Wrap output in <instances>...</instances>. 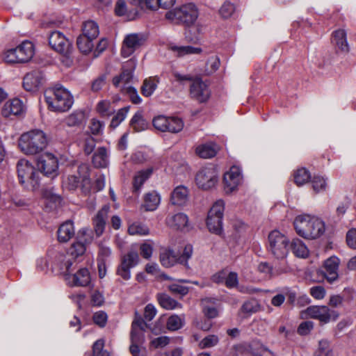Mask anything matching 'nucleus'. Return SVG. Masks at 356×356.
<instances>
[{
    "instance_id": "6e6552de",
    "label": "nucleus",
    "mask_w": 356,
    "mask_h": 356,
    "mask_svg": "<svg viewBox=\"0 0 356 356\" xmlns=\"http://www.w3.org/2000/svg\"><path fill=\"white\" fill-rule=\"evenodd\" d=\"M146 323L140 316H136L131 324V342L129 350L133 356H140V346L145 340L144 331Z\"/></svg>"
},
{
    "instance_id": "c9c22d12",
    "label": "nucleus",
    "mask_w": 356,
    "mask_h": 356,
    "mask_svg": "<svg viewBox=\"0 0 356 356\" xmlns=\"http://www.w3.org/2000/svg\"><path fill=\"white\" fill-rule=\"evenodd\" d=\"M157 300L161 307L168 310H172L182 307L181 303L178 302L177 300H175V299L170 297L168 295L165 293L158 294Z\"/></svg>"
},
{
    "instance_id": "37998d69",
    "label": "nucleus",
    "mask_w": 356,
    "mask_h": 356,
    "mask_svg": "<svg viewBox=\"0 0 356 356\" xmlns=\"http://www.w3.org/2000/svg\"><path fill=\"white\" fill-rule=\"evenodd\" d=\"M83 35H86L92 39H95L99 33V26L94 21L86 22L82 28Z\"/></svg>"
},
{
    "instance_id": "dca6fc26",
    "label": "nucleus",
    "mask_w": 356,
    "mask_h": 356,
    "mask_svg": "<svg viewBox=\"0 0 356 356\" xmlns=\"http://www.w3.org/2000/svg\"><path fill=\"white\" fill-rule=\"evenodd\" d=\"M136 67V61L135 59L127 60L122 66V72L113 77V84L115 88H120L122 92L124 87H128V84L133 78V72Z\"/></svg>"
},
{
    "instance_id": "5fc2aeb1",
    "label": "nucleus",
    "mask_w": 356,
    "mask_h": 356,
    "mask_svg": "<svg viewBox=\"0 0 356 356\" xmlns=\"http://www.w3.org/2000/svg\"><path fill=\"white\" fill-rule=\"evenodd\" d=\"M168 122L167 124L166 131L171 133H178L184 128L183 121L178 118H168Z\"/></svg>"
},
{
    "instance_id": "20e7f679",
    "label": "nucleus",
    "mask_w": 356,
    "mask_h": 356,
    "mask_svg": "<svg viewBox=\"0 0 356 356\" xmlns=\"http://www.w3.org/2000/svg\"><path fill=\"white\" fill-rule=\"evenodd\" d=\"M198 17V10L193 3H186L168 11L165 18L175 24L189 26L194 24Z\"/></svg>"
},
{
    "instance_id": "f3484780",
    "label": "nucleus",
    "mask_w": 356,
    "mask_h": 356,
    "mask_svg": "<svg viewBox=\"0 0 356 356\" xmlns=\"http://www.w3.org/2000/svg\"><path fill=\"white\" fill-rule=\"evenodd\" d=\"M49 44L59 54H72V47L70 40L59 31H54L49 35Z\"/></svg>"
},
{
    "instance_id": "f03ea898",
    "label": "nucleus",
    "mask_w": 356,
    "mask_h": 356,
    "mask_svg": "<svg viewBox=\"0 0 356 356\" xmlns=\"http://www.w3.org/2000/svg\"><path fill=\"white\" fill-rule=\"evenodd\" d=\"M48 139L46 134L40 129H33L21 135L18 145L21 151L27 155L40 153L46 148Z\"/></svg>"
},
{
    "instance_id": "a18cd8bd",
    "label": "nucleus",
    "mask_w": 356,
    "mask_h": 356,
    "mask_svg": "<svg viewBox=\"0 0 356 356\" xmlns=\"http://www.w3.org/2000/svg\"><path fill=\"white\" fill-rule=\"evenodd\" d=\"M97 111L102 117H109L115 112V108L113 107L110 101L102 100L100 101L96 107Z\"/></svg>"
},
{
    "instance_id": "a211bd4d",
    "label": "nucleus",
    "mask_w": 356,
    "mask_h": 356,
    "mask_svg": "<svg viewBox=\"0 0 356 356\" xmlns=\"http://www.w3.org/2000/svg\"><path fill=\"white\" fill-rule=\"evenodd\" d=\"M242 179L243 177L240 168L236 165L232 166L223 176L225 192L227 194H230L235 191L241 184Z\"/></svg>"
},
{
    "instance_id": "0eeeda50",
    "label": "nucleus",
    "mask_w": 356,
    "mask_h": 356,
    "mask_svg": "<svg viewBox=\"0 0 356 356\" xmlns=\"http://www.w3.org/2000/svg\"><path fill=\"white\" fill-rule=\"evenodd\" d=\"M195 182L198 188L209 190L215 187L218 182V172L212 164L202 167L196 174Z\"/></svg>"
},
{
    "instance_id": "0e129e2a",
    "label": "nucleus",
    "mask_w": 356,
    "mask_h": 356,
    "mask_svg": "<svg viewBox=\"0 0 356 356\" xmlns=\"http://www.w3.org/2000/svg\"><path fill=\"white\" fill-rule=\"evenodd\" d=\"M219 338L218 336L211 334L204 337L199 343L201 348H208L215 346L218 344Z\"/></svg>"
},
{
    "instance_id": "69168bd1",
    "label": "nucleus",
    "mask_w": 356,
    "mask_h": 356,
    "mask_svg": "<svg viewBox=\"0 0 356 356\" xmlns=\"http://www.w3.org/2000/svg\"><path fill=\"white\" fill-rule=\"evenodd\" d=\"M235 9V6L233 3L226 1L220 8L219 13L223 18H228L232 15Z\"/></svg>"
},
{
    "instance_id": "393cba45",
    "label": "nucleus",
    "mask_w": 356,
    "mask_h": 356,
    "mask_svg": "<svg viewBox=\"0 0 356 356\" xmlns=\"http://www.w3.org/2000/svg\"><path fill=\"white\" fill-rule=\"evenodd\" d=\"M109 210L110 206L104 205L93 220L94 229L97 236H100L104 232Z\"/></svg>"
},
{
    "instance_id": "7c9ffc66",
    "label": "nucleus",
    "mask_w": 356,
    "mask_h": 356,
    "mask_svg": "<svg viewBox=\"0 0 356 356\" xmlns=\"http://www.w3.org/2000/svg\"><path fill=\"white\" fill-rule=\"evenodd\" d=\"M167 225L176 229H183L187 227L188 223V216L183 213H178L169 216L166 218Z\"/></svg>"
},
{
    "instance_id": "6e6d98bb",
    "label": "nucleus",
    "mask_w": 356,
    "mask_h": 356,
    "mask_svg": "<svg viewBox=\"0 0 356 356\" xmlns=\"http://www.w3.org/2000/svg\"><path fill=\"white\" fill-rule=\"evenodd\" d=\"M312 186L315 193H320L325 191L327 186L326 179L322 176H314L312 179Z\"/></svg>"
},
{
    "instance_id": "603ef678",
    "label": "nucleus",
    "mask_w": 356,
    "mask_h": 356,
    "mask_svg": "<svg viewBox=\"0 0 356 356\" xmlns=\"http://www.w3.org/2000/svg\"><path fill=\"white\" fill-rule=\"evenodd\" d=\"M129 106H125L118 110L111 120L110 127L115 129L126 118L129 111Z\"/></svg>"
},
{
    "instance_id": "2eb2a0df",
    "label": "nucleus",
    "mask_w": 356,
    "mask_h": 356,
    "mask_svg": "<svg viewBox=\"0 0 356 356\" xmlns=\"http://www.w3.org/2000/svg\"><path fill=\"white\" fill-rule=\"evenodd\" d=\"M37 165L46 176L54 177L57 175L58 161L57 157L51 153L45 152L41 154L38 159Z\"/></svg>"
},
{
    "instance_id": "338daca9",
    "label": "nucleus",
    "mask_w": 356,
    "mask_h": 356,
    "mask_svg": "<svg viewBox=\"0 0 356 356\" xmlns=\"http://www.w3.org/2000/svg\"><path fill=\"white\" fill-rule=\"evenodd\" d=\"M206 71L208 74L216 72L220 66V59L217 56H212L208 59Z\"/></svg>"
},
{
    "instance_id": "f8f14e48",
    "label": "nucleus",
    "mask_w": 356,
    "mask_h": 356,
    "mask_svg": "<svg viewBox=\"0 0 356 356\" xmlns=\"http://www.w3.org/2000/svg\"><path fill=\"white\" fill-rule=\"evenodd\" d=\"M17 171L22 184L29 183L33 188L38 184L40 172L28 161L19 160L17 164Z\"/></svg>"
},
{
    "instance_id": "473e14b6",
    "label": "nucleus",
    "mask_w": 356,
    "mask_h": 356,
    "mask_svg": "<svg viewBox=\"0 0 356 356\" xmlns=\"http://www.w3.org/2000/svg\"><path fill=\"white\" fill-rule=\"evenodd\" d=\"M160 79L159 76H150L145 79L141 86V93L145 97H150L156 90Z\"/></svg>"
},
{
    "instance_id": "4d7b16f0",
    "label": "nucleus",
    "mask_w": 356,
    "mask_h": 356,
    "mask_svg": "<svg viewBox=\"0 0 356 356\" xmlns=\"http://www.w3.org/2000/svg\"><path fill=\"white\" fill-rule=\"evenodd\" d=\"M193 252V246L191 244L185 245L184 249L180 256H178L179 264L188 268V261L192 257Z\"/></svg>"
},
{
    "instance_id": "9b49d317",
    "label": "nucleus",
    "mask_w": 356,
    "mask_h": 356,
    "mask_svg": "<svg viewBox=\"0 0 356 356\" xmlns=\"http://www.w3.org/2000/svg\"><path fill=\"white\" fill-rule=\"evenodd\" d=\"M76 260L70 257V255L63 253H57L51 261V268L56 275H61L65 280L66 275L76 269Z\"/></svg>"
},
{
    "instance_id": "e433bc0d",
    "label": "nucleus",
    "mask_w": 356,
    "mask_h": 356,
    "mask_svg": "<svg viewBox=\"0 0 356 356\" xmlns=\"http://www.w3.org/2000/svg\"><path fill=\"white\" fill-rule=\"evenodd\" d=\"M293 253L298 257L306 258L309 255V249L299 238H293L291 243Z\"/></svg>"
},
{
    "instance_id": "052dcab7",
    "label": "nucleus",
    "mask_w": 356,
    "mask_h": 356,
    "mask_svg": "<svg viewBox=\"0 0 356 356\" xmlns=\"http://www.w3.org/2000/svg\"><path fill=\"white\" fill-rule=\"evenodd\" d=\"M104 123L97 119L92 118L89 124V129L93 135H101L102 134L104 129Z\"/></svg>"
},
{
    "instance_id": "e2e57ef3",
    "label": "nucleus",
    "mask_w": 356,
    "mask_h": 356,
    "mask_svg": "<svg viewBox=\"0 0 356 356\" xmlns=\"http://www.w3.org/2000/svg\"><path fill=\"white\" fill-rule=\"evenodd\" d=\"M168 118L164 115H159L153 119V126L154 128L161 131H166L168 127Z\"/></svg>"
},
{
    "instance_id": "79ce46f5",
    "label": "nucleus",
    "mask_w": 356,
    "mask_h": 356,
    "mask_svg": "<svg viewBox=\"0 0 356 356\" xmlns=\"http://www.w3.org/2000/svg\"><path fill=\"white\" fill-rule=\"evenodd\" d=\"M152 172V169H147L138 172L134 178L133 188L134 192L138 193L144 182L149 177Z\"/></svg>"
},
{
    "instance_id": "ea45409f",
    "label": "nucleus",
    "mask_w": 356,
    "mask_h": 356,
    "mask_svg": "<svg viewBox=\"0 0 356 356\" xmlns=\"http://www.w3.org/2000/svg\"><path fill=\"white\" fill-rule=\"evenodd\" d=\"M85 119V113L82 111H76L64 119L65 125L70 127L80 126Z\"/></svg>"
},
{
    "instance_id": "423d86ee",
    "label": "nucleus",
    "mask_w": 356,
    "mask_h": 356,
    "mask_svg": "<svg viewBox=\"0 0 356 356\" xmlns=\"http://www.w3.org/2000/svg\"><path fill=\"white\" fill-rule=\"evenodd\" d=\"M268 249L277 259H284L289 253V240L277 230L272 231L268 235Z\"/></svg>"
},
{
    "instance_id": "f704fd0d",
    "label": "nucleus",
    "mask_w": 356,
    "mask_h": 356,
    "mask_svg": "<svg viewBox=\"0 0 356 356\" xmlns=\"http://www.w3.org/2000/svg\"><path fill=\"white\" fill-rule=\"evenodd\" d=\"M333 43L343 52H348L349 47L344 30L339 29L333 33Z\"/></svg>"
},
{
    "instance_id": "de8ad7c7",
    "label": "nucleus",
    "mask_w": 356,
    "mask_h": 356,
    "mask_svg": "<svg viewBox=\"0 0 356 356\" xmlns=\"http://www.w3.org/2000/svg\"><path fill=\"white\" fill-rule=\"evenodd\" d=\"M184 315H172L167 321V328L171 331H176L181 328L184 324Z\"/></svg>"
},
{
    "instance_id": "8fccbe9b",
    "label": "nucleus",
    "mask_w": 356,
    "mask_h": 356,
    "mask_svg": "<svg viewBox=\"0 0 356 356\" xmlns=\"http://www.w3.org/2000/svg\"><path fill=\"white\" fill-rule=\"evenodd\" d=\"M86 245L83 243L82 242H75L68 250L67 255H70V258H72V259L76 260L75 259L79 256H81L84 254L86 252Z\"/></svg>"
},
{
    "instance_id": "09e8293b",
    "label": "nucleus",
    "mask_w": 356,
    "mask_h": 356,
    "mask_svg": "<svg viewBox=\"0 0 356 356\" xmlns=\"http://www.w3.org/2000/svg\"><path fill=\"white\" fill-rule=\"evenodd\" d=\"M179 282L188 283L191 282L187 280H179L178 282L172 283L168 286V290L173 294H178L181 296H186L188 291V287L179 284Z\"/></svg>"
},
{
    "instance_id": "a19ab883",
    "label": "nucleus",
    "mask_w": 356,
    "mask_h": 356,
    "mask_svg": "<svg viewBox=\"0 0 356 356\" xmlns=\"http://www.w3.org/2000/svg\"><path fill=\"white\" fill-rule=\"evenodd\" d=\"M248 351L254 356H275L268 348L256 341H253L249 345Z\"/></svg>"
},
{
    "instance_id": "bb28decb",
    "label": "nucleus",
    "mask_w": 356,
    "mask_h": 356,
    "mask_svg": "<svg viewBox=\"0 0 356 356\" xmlns=\"http://www.w3.org/2000/svg\"><path fill=\"white\" fill-rule=\"evenodd\" d=\"M110 152L105 147H99L92 156V163L96 168H106L109 163Z\"/></svg>"
},
{
    "instance_id": "a878e982",
    "label": "nucleus",
    "mask_w": 356,
    "mask_h": 356,
    "mask_svg": "<svg viewBox=\"0 0 356 356\" xmlns=\"http://www.w3.org/2000/svg\"><path fill=\"white\" fill-rule=\"evenodd\" d=\"M258 270L260 273L265 274L266 276L271 277L275 275H280L282 273H286L290 271L291 268L286 264V262H283L277 266H275V272L273 271V268L266 262L260 263L258 265Z\"/></svg>"
},
{
    "instance_id": "774afa93",
    "label": "nucleus",
    "mask_w": 356,
    "mask_h": 356,
    "mask_svg": "<svg viewBox=\"0 0 356 356\" xmlns=\"http://www.w3.org/2000/svg\"><path fill=\"white\" fill-rule=\"evenodd\" d=\"M310 295L316 300H322L326 295V291L322 286H314L309 289Z\"/></svg>"
},
{
    "instance_id": "b1692460",
    "label": "nucleus",
    "mask_w": 356,
    "mask_h": 356,
    "mask_svg": "<svg viewBox=\"0 0 356 356\" xmlns=\"http://www.w3.org/2000/svg\"><path fill=\"white\" fill-rule=\"evenodd\" d=\"M24 109L23 102L18 98H14L5 103L1 110V114L6 118L19 115L24 111Z\"/></svg>"
},
{
    "instance_id": "412c9836",
    "label": "nucleus",
    "mask_w": 356,
    "mask_h": 356,
    "mask_svg": "<svg viewBox=\"0 0 356 356\" xmlns=\"http://www.w3.org/2000/svg\"><path fill=\"white\" fill-rule=\"evenodd\" d=\"M143 44V36L138 33L127 35L123 41L121 50L122 56L124 58L130 56Z\"/></svg>"
},
{
    "instance_id": "864d4df0",
    "label": "nucleus",
    "mask_w": 356,
    "mask_h": 356,
    "mask_svg": "<svg viewBox=\"0 0 356 356\" xmlns=\"http://www.w3.org/2000/svg\"><path fill=\"white\" fill-rule=\"evenodd\" d=\"M130 124L136 131H141L145 129L147 127V124L140 112L135 113L131 120Z\"/></svg>"
},
{
    "instance_id": "3c124183",
    "label": "nucleus",
    "mask_w": 356,
    "mask_h": 356,
    "mask_svg": "<svg viewBox=\"0 0 356 356\" xmlns=\"http://www.w3.org/2000/svg\"><path fill=\"white\" fill-rule=\"evenodd\" d=\"M293 177L295 183L299 186L307 183L311 178L309 172L304 168L298 169Z\"/></svg>"
},
{
    "instance_id": "4c0bfd02",
    "label": "nucleus",
    "mask_w": 356,
    "mask_h": 356,
    "mask_svg": "<svg viewBox=\"0 0 356 356\" xmlns=\"http://www.w3.org/2000/svg\"><path fill=\"white\" fill-rule=\"evenodd\" d=\"M170 49L177 56L181 57L186 55L197 54L201 52V49L192 46L170 45Z\"/></svg>"
},
{
    "instance_id": "2f4dec72",
    "label": "nucleus",
    "mask_w": 356,
    "mask_h": 356,
    "mask_svg": "<svg viewBox=\"0 0 356 356\" xmlns=\"http://www.w3.org/2000/svg\"><path fill=\"white\" fill-rule=\"evenodd\" d=\"M159 257L161 265L165 268H170L179 264L178 256L170 248L162 249Z\"/></svg>"
},
{
    "instance_id": "72a5a7b5",
    "label": "nucleus",
    "mask_w": 356,
    "mask_h": 356,
    "mask_svg": "<svg viewBox=\"0 0 356 356\" xmlns=\"http://www.w3.org/2000/svg\"><path fill=\"white\" fill-rule=\"evenodd\" d=\"M218 151V147L214 143L202 144L197 147L196 154L201 158L210 159L213 157Z\"/></svg>"
},
{
    "instance_id": "c03bdc74",
    "label": "nucleus",
    "mask_w": 356,
    "mask_h": 356,
    "mask_svg": "<svg viewBox=\"0 0 356 356\" xmlns=\"http://www.w3.org/2000/svg\"><path fill=\"white\" fill-rule=\"evenodd\" d=\"M93 39L81 34L76 40L77 47L83 54L89 53L93 48Z\"/></svg>"
},
{
    "instance_id": "13d9d810",
    "label": "nucleus",
    "mask_w": 356,
    "mask_h": 356,
    "mask_svg": "<svg viewBox=\"0 0 356 356\" xmlns=\"http://www.w3.org/2000/svg\"><path fill=\"white\" fill-rule=\"evenodd\" d=\"M260 309V305L256 300H250L243 303L241 307V311L245 314H253L257 312Z\"/></svg>"
},
{
    "instance_id": "4468645a",
    "label": "nucleus",
    "mask_w": 356,
    "mask_h": 356,
    "mask_svg": "<svg viewBox=\"0 0 356 356\" xmlns=\"http://www.w3.org/2000/svg\"><path fill=\"white\" fill-rule=\"evenodd\" d=\"M138 261V252L136 251L129 252L122 257L120 264L117 268V275L124 280H129L131 278V268L135 267Z\"/></svg>"
},
{
    "instance_id": "1a4fd4ad",
    "label": "nucleus",
    "mask_w": 356,
    "mask_h": 356,
    "mask_svg": "<svg viewBox=\"0 0 356 356\" xmlns=\"http://www.w3.org/2000/svg\"><path fill=\"white\" fill-rule=\"evenodd\" d=\"M225 209L223 200H217L210 209L207 219V225L211 232L220 234L222 230V218Z\"/></svg>"
},
{
    "instance_id": "c756f323",
    "label": "nucleus",
    "mask_w": 356,
    "mask_h": 356,
    "mask_svg": "<svg viewBox=\"0 0 356 356\" xmlns=\"http://www.w3.org/2000/svg\"><path fill=\"white\" fill-rule=\"evenodd\" d=\"M188 199V190L184 186H177L171 193L170 201L172 204L182 206Z\"/></svg>"
},
{
    "instance_id": "aec40b11",
    "label": "nucleus",
    "mask_w": 356,
    "mask_h": 356,
    "mask_svg": "<svg viewBox=\"0 0 356 356\" xmlns=\"http://www.w3.org/2000/svg\"><path fill=\"white\" fill-rule=\"evenodd\" d=\"M90 274L87 268H81L65 277L67 284L70 286H86L90 282Z\"/></svg>"
},
{
    "instance_id": "bf43d9fd",
    "label": "nucleus",
    "mask_w": 356,
    "mask_h": 356,
    "mask_svg": "<svg viewBox=\"0 0 356 356\" xmlns=\"http://www.w3.org/2000/svg\"><path fill=\"white\" fill-rule=\"evenodd\" d=\"M314 354L315 356H331L332 350L329 342L326 340L320 341Z\"/></svg>"
},
{
    "instance_id": "f257e3e1",
    "label": "nucleus",
    "mask_w": 356,
    "mask_h": 356,
    "mask_svg": "<svg viewBox=\"0 0 356 356\" xmlns=\"http://www.w3.org/2000/svg\"><path fill=\"white\" fill-rule=\"evenodd\" d=\"M293 225L297 234L307 239H316L325 231V225L322 219L308 214L296 216Z\"/></svg>"
},
{
    "instance_id": "9d476101",
    "label": "nucleus",
    "mask_w": 356,
    "mask_h": 356,
    "mask_svg": "<svg viewBox=\"0 0 356 356\" xmlns=\"http://www.w3.org/2000/svg\"><path fill=\"white\" fill-rule=\"evenodd\" d=\"M338 313L330 309L328 307L325 305H313L308 307L306 309L300 312L302 318H307L308 317L319 320L321 322L327 323L331 320L335 321L338 318Z\"/></svg>"
},
{
    "instance_id": "49530a36",
    "label": "nucleus",
    "mask_w": 356,
    "mask_h": 356,
    "mask_svg": "<svg viewBox=\"0 0 356 356\" xmlns=\"http://www.w3.org/2000/svg\"><path fill=\"white\" fill-rule=\"evenodd\" d=\"M128 232L130 235L146 236L149 234V229L145 224L135 222L129 225Z\"/></svg>"
},
{
    "instance_id": "cd10ccee",
    "label": "nucleus",
    "mask_w": 356,
    "mask_h": 356,
    "mask_svg": "<svg viewBox=\"0 0 356 356\" xmlns=\"http://www.w3.org/2000/svg\"><path fill=\"white\" fill-rule=\"evenodd\" d=\"M42 197L44 200L47 209H55L61 201L60 195H57L54 188L48 187L42 190Z\"/></svg>"
},
{
    "instance_id": "680f3d73",
    "label": "nucleus",
    "mask_w": 356,
    "mask_h": 356,
    "mask_svg": "<svg viewBox=\"0 0 356 356\" xmlns=\"http://www.w3.org/2000/svg\"><path fill=\"white\" fill-rule=\"evenodd\" d=\"M122 92L129 96L132 103L135 104L141 103L142 99L139 96L138 91L135 88L132 86L124 87L122 88Z\"/></svg>"
},
{
    "instance_id": "5701e85b",
    "label": "nucleus",
    "mask_w": 356,
    "mask_h": 356,
    "mask_svg": "<svg viewBox=\"0 0 356 356\" xmlns=\"http://www.w3.org/2000/svg\"><path fill=\"white\" fill-rule=\"evenodd\" d=\"M339 259L331 257L325 263L323 268L320 271L329 283H332L338 278Z\"/></svg>"
},
{
    "instance_id": "39448f33",
    "label": "nucleus",
    "mask_w": 356,
    "mask_h": 356,
    "mask_svg": "<svg viewBox=\"0 0 356 356\" xmlns=\"http://www.w3.org/2000/svg\"><path fill=\"white\" fill-rule=\"evenodd\" d=\"M35 54L33 42L25 40L16 48L6 50L3 54V59L7 63H24L29 62Z\"/></svg>"
},
{
    "instance_id": "6ab92c4d",
    "label": "nucleus",
    "mask_w": 356,
    "mask_h": 356,
    "mask_svg": "<svg viewBox=\"0 0 356 356\" xmlns=\"http://www.w3.org/2000/svg\"><path fill=\"white\" fill-rule=\"evenodd\" d=\"M190 95L192 99L198 102L204 103L209 99L211 91L204 81L200 79H196L191 85Z\"/></svg>"
},
{
    "instance_id": "ddd939ff",
    "label": "nucleus",
    "mask_w": 356,
    "mask_h": 356,
    "mask_svg": "<svg viewBox=\"0 0 356 356\" xmlns=\"http://www.w3.org/2000/svg\"><path fill=\"white\" fill-rule=\"evenodd\" d=\"M80 184L87 188L90 185L88 168L86 165H79L76 174L68 175L63 181V186L69 190L76 189Z\"/></svg>"
},
{
    "instance_id": "c85d7f7f",
    "label": "nucleus",
    "mask_w": 356,
    "mask_h": 356,
    "mask_svg": "<svg viewBox=\"0 0 356 356\" xmlns=\"http://www.w3.org/2000/svg\"><path fill=\"white\" fill-rule=\"evenodd\" d=\"M58 240L60 242L65 243L70 241L75 234L74 224L72 221L67 220L63 223L58 228Z\"/></svg>"
},
{
    "instance_id": "4be33fe9",
    "label": "nucleus",
    "mask_w": 356,
    "mask_h": 356,
    "mask_svg": "<svg viewBox=\"0 0 356 356\" xmlns=\"http://www.w3.org/2000/svg\"><path fill=\"white\" fill-rule=\"evenodd\" d=\"M44 82V78L40 71L35 70L27 73L23 79L24 89L29 92L37 91Z\"/></svg>"
},
{
    "instance_id": "7ed1b4c3",
    "label": "nucleus",
    "mask_w": 356,
    "mask_h": 356,
    "mask_svg": "<svg viewBox=\"0 0 356 356\" xmlns=\"http://www.w3.org/2000/svg\"><path fill=\"white\" fill-rule=\"evenodd\" d=\"M44 99L48 106L55 111H67L74 104L73 96L69 90L61 86L46 90Z\"/></svg>"
},
{
    "instance_id": "58836bf2",
    "label": "nucleus",
    "mask_w": 356,
    "mask_h": 356,
    "mask_svg": "<svg viewBox=\"0 0 356 356\" xmlns=\"http://www.w3.org/2000/svg\"><path fill=\"white\" fill-rule=\"evenodd\" d=\"M160 203V196L155 192L152 191L145 195L144 198V207L146 211H154Z\"/></svg>"
}]
</instances>
